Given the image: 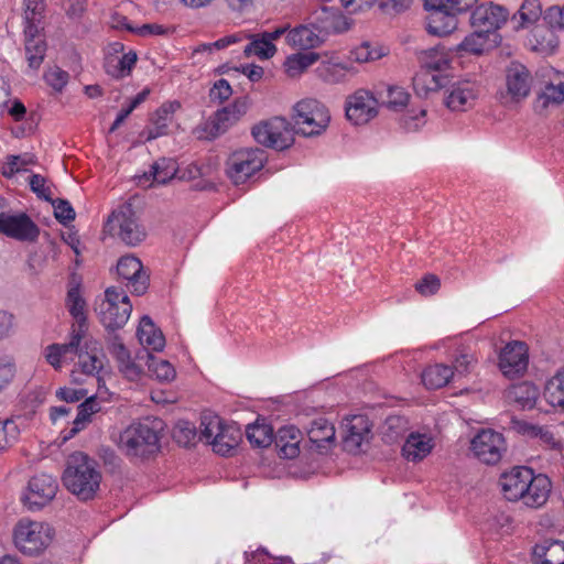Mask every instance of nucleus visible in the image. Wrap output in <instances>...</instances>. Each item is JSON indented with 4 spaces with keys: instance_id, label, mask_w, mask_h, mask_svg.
<instances>
[{
    "instance_id": "obj_1",
    "label": "nucleus",
    "mask_w": 564,
    "mask_h": 564,
    "mask_svg": "<svg viewBox=\"0 0 564 564\" xmlns=\"http://www.w3.org/2000/svg\"><path fill=\"white\" fill-rule=\"evenodd\" d=\"M62 479L67 490L86 501L93 499L99 490L101 474L93 458L76 452L68 457Z\"/></svg>"
},
{
    "instance_id": "obj_2",
    "label": "nucleus",
    "mask_w": 564,
    "mask_h": 564,
    "mask_svg": "<svg viewBox=\"0 0 564 564\" xmlns=\"http://www.w3.org/2000/svg\"><path fill=\"white\" fill-rule=\"evenodd\" d=\"M164 423L158 417H145L121 432L119 448L129 457L145 458L160 449V434Z\"/></svg>"
},
{
    "instance_id": "obj_3",
    "label": "nucleus",
    "mask_w": 564,
    "mask_h": 564,
    "mask_svg": "<svg viewBox=\"0 0 564 564\" xmlns=\"http://www.w3.org/2000/svg\"><path fill=\"white\" fill-rule=\"evenodd\" d=\"M293 128L295 133L312 138L323 134L329 122L328 109L314 98H305L293 107Z\"/></svg>"
},
{
    "instance_id": "obj_4",
    "label": "nucleus",
    "mask_w": 564,
    "mask_h": 564,
    "mask_svg": "<svg viewBox=\"0 0 564 564\" xmlns=\"http://www.w3.org/2000/svg\"><path fill=\"white\" fill-rule=\"evenodd\" d=\"M53 529L43 522L21 520L14 529V544L25 555H39L52 542Z\"/></svg>"
},
{
    "instance_id": "obj_5",
    "label": "nucleus",
    "mask_w": 564,
    "mask_h": 564,
    "mask_svg": "<svg viewBox=\"0 0 564 564\" xmlns=\"http://www.w3.org/2000/svg\"><path fill=\"white\" fill-rule=\"evenodd\" d=\"M96 311L102 325L107 329L115 330L126 325L132 311V304L124 292L110 286L105 291V299L98 304Z\"/></svg>"
},
{
    "instance_id": "obj_6",
    "label": "nucleus",
    "mask_w": 564,
    "mask_h": 564,
    "mask_svg": "<svg viewBox=\"0 0 564 564\" xmlns=\"http://www.w3.org/2000/svg\"><path fill=\"white\" fill-rule=\"evenodd\" d=\"M265 161V152L259 148L240 149L227 159L226 174L234 184H243L263 167Z\"/></svg>"
},
{
    "instance_id": "obj_7",
    "label": "nucleus",
    "mask_w": 564,
    "mask_h": 564,
    "mask_svg": "<svg viewBox=\"0 0 564 564\" xmlns=\"http://www.w3.org/2000/svg\"><path fill=\"white\" fill-rule=\"evenodd\" d=\"M254 140L267 148L284 150L294 142V128L285 118L274 117L252 128Z\"/></svg>"
},
{
    "instance_id": "obj_8",
    "label": "nucleus",
    "mask_w": 564,
    "mask_h": 564,
    "mask_svg": "<svg viewBox=\"0 0 564 564\" xmlns=\"http://www.w3.org/2000/svg\"><path fill=\"white\" fill-rule=\"evenodd\" d=\"M108 230L117 235L127 246H137L145 239L144 227L132 209L131 205L120 206L112 212L106 224Z\"/></svg>"
},
{
    "instance_id": "obj_9",
    "label": "nucleus",
    "mask_w": 564,
    "mask_h": 564,
    "mask_svg": "<svg viewBox=\"0 0 564 564\" xmlns=\"http://www.w3.org/2000/svg\"><path fill=\"white\" fill-rule=\"evenodd\" d=\"M78 360L70 372V380L74 383L85 382L84 377H96L104 368L102 348L98 340L85 336L76 352Z\"/></svg>"
},
{
    "instance_id": "obj_10",
    "label": "nucleus",
    "mask_w": 564,
    "mask_h": 564,
    "mask_svg": "<svg viewBox=\"0 0 564 564\" xmlns=\"http://www.w3.org/2000/svg\"><path fill=\"white\" fill-rule=\"evenodd\" d=\"M470 449L480 462L495 465L501 460L507 446L501 433L482 430L471 440Z\"/></svg>"
},
{
    "instance_id": "obj_11",
    "label": "nucleus",
    "mask_w": 564,
    "mask_h": 564,
    "mask_svg": "<svg viewBox=\"0 0 564 564\" xmlns=\"http://www.w3.org/2000/svg\"><path fill=\"white\" fill-rule=\"evenodd\" d=\"M0 234L22 242H35L40 227L25 213H0Z\"/></svg>"
},
{
    "instance_id": "obj_12",
    "label": "nucleus",
    "mask_w": 564,
    "mask_h": 564,
    "mask_svg": "<svg viewBox=\"0 0 564 564\" xmlns=\"http://www.w3.org/2000/svg\"><path fill=\"white\" fill-rule=\"evenodd\" d=\"M379 102L367 89H358L346 99V117L355 126L368 123L378 115Z\"/></svg>"
},
{
    "instance_id": "obj_13",
    "label": "nucleus",
    "mask_w": 564,
    "mask_h": 564,
    "mask_svg": "<svg viewBox=\"0 0 564 564\" xmlns=\"http://www.w3.org/2000/svg\"><path fill=\"white\" fill-rule=\"evenodd\" d=\"M508 11L501 6L481 4L477 7L470 15V25L474 30L489 34L491 37L500 40L497 30L506 23Z\"/></svg>"
},
{
    "instance_id": "obj_14",
    "label": "nucleus",
    "mask_w": 564,
    "mask_h": 564,
    "mask_svg": "<svg viewBox=\"0 0 564 564\" xmlns=\"http://www.w3.org/2000/svg\"><path fill=\"white\" fill-rule=\"evenodd\" d=\"M57 488V481L52 476L36 475L30 479L23 501L30 510L41 509L55 497Z\"/></svg>"
},
{
    "instance_id": "obj_15",
    "label": "nucleus",
    "mask_w": 564,
    "mask_h": 564,
    "mask_svg": "<svg viewBox=\"0 0 564 564\" xmlns=\"http://www.w3.org/2000/svg\"><path fill=\"white\" fill-rule=\"evenodd\" d=\"M310 25L315 29L325 41L332 33H339L348 29L345 17L337 8L321 7L313 11L308 18Z\"/></svg>"
},
{
    "instance_id": "obj_16",
    "label": "nucleus",
    "mask_w": 564,
    "mask_h": 564,
    "mask_svg": "<svg viewBox=\"0 0 564 564\" xmlns=\"http://www.w3.org/2000/svg\"><path fill=\"white\" fill-rule=\"evenodd\" d=\"M528 367V350L524 343L507 344L499 356V368L503 376L514 378L522 375Z\"/></svg>"
},
{
    "instance_id": "obj_17",
    "label": "nucleus",
    "mask_w": 564,
    "mask_h": 564,
    "mask_svg": "<svg viewBox=\"0 0 564 564\" xmlns=\"http://www.w3.org/2000/svg\"><path fill=\"white\" fill-rule=\"evenodd\" d=\"M288 31V26H279L273 31H264L249 35L250 42L243 47L246 56L254 55L260 59H269L276 53L274 41Z\"/></svg>"
},
{
    "instance_id": "obj_18",
    "label": "nucleus",
    "mask_w": 564,
    "mask_h": 564,
    "mask_svg": "<svg viewBox=\"0 0 564 564\" xmlns=\"http://www.w3.org/2000/svg\"><path fill=\"white\" fill-rule=\"evenodd\" d=\"M118 274L129 281L132 293L142 295L149 288V274L144 271L141 261L133 256H126L119 259L117 264Z\"/></svg>"
},
{
    "instance_id": "obj_19",
    "label": "nucleus",
    "mask_w": 564,
    "mask_h": 564,
    "mask_svg": "<svg viewBox=\"0 0 564 564\" xmlns=\"http://www.w3.org/2000/svg\"><path fill=\"white\" fill-rule=\"evenodd\" d=\"M84 337L78 333H69L67 343L51 344L44 349V358L55 370H61L64 364L74 361L75 355L79 349Z\"/></svg>"
},
{
    "instance_id": "obj_20",
    "label": "nucleus",
    "mask_w": 564,
    "mask_h": 564,
    "mask_svg": "<svg viewBox=\"0 0 564 564\" xmlns=\"http://www.w3.org/2000/svg\"><path fill=\"white\" fill-rule=\"evenodd\" d=\"M446 93L444 102L449 110L466 111L474 106L478 89L475 83L464 80L453 84Z\"/></svg>"
},
{
    "instance_id": "obj_21",
    "label": "nucleus",
    "mask_w": 564,
    "mask_h": 564,
    "mask_svg": "<svg viewBox=\"0 0 564 564\" xmlns=\"http://www.w3.org/2000/svg\"><path fill=\"white\" fill-rule=\"evenodd\" d=\"M308 442L304 448L325 454L335 442V427L326 419L319 417L311 422L307 430Z\"/></svg>"
},
{
    "instance_id": "obj_22",
    "label": "nucleus",
    "mask_w": 564,
    "mask_h": 564,
    "mask_svg": "<svg viewBox=\"0 0 564 564\" xmlns=\"http://www.w3.org/2000/svg\"><path fill=\"white\" fill-rule=\"evenodd\" d=\"M531 470L532 469L528 467H514L510 471L501 475L499 485L506 499L510 501L522 499L525 494L524 488L527 481H529Z\"/></svg>"
},
{
    "instance_id": "obj_23",
    "label": "nucleus",
    "mask_w": 564,
    "mask_h": 564,
    "mask_svg": "<svg viewBox=\"0 0 564 564\" xmlns=\"http://www.w3.org/2000/svg\"><path fill=\"white\" fill-rule=\"evenodd\" d=\"M551 488L552 484L546 475H534L531 470L529 481H527L524 488L525 494L521 500L528 507L540 508L547 501Z\"/></svg>"
},
{
    "instance_id": "obj_24",
    "label": "nucleus",
    "mask_w": 564,
    "mask_h": 564,
    "mask_svg": "<svg viewBox=\"0 0 564 564\" xmlns=\"http://www.w3.org/2000/svg\"><path fill=\"white\" fill-rule=\"evenodd\" d=\"M288 31L285 32L284 40L285 43L292 48L299 50H308L313 47L319 46L325 41L322 35L310 25V21L306 24H300L294 29H290L289 25Z\"/></svg>"
},
{
    "instance_id": "obj_25",
    "label": "nucleus",
    "mask_w": 564,
    "mask_h": 564,
    "mask_svg": "<svg viewBox=\"0 0 564 564\" xmlns=\"http://www.w3.org/2000/svg\"><path fill=\"white\" fill-rule=\"evenodd\" d=\"M275 448L281 457L293 459L301 453L302 432L293 426H283L273 437Z\"/></svg>"
},
{
    "instance_id": "obj_26",
    "label": "nucleus",
    "mask_w": 564,
    "mask_h": 564,
    "mask_svg": "<svg viewBox=\"0 0 564 564\" xmlns=\"http://www.w3.org/2000/svg\"><path fill=\"white\" fill-rule=\"evenodd\" d=\"M430 12L427 31L431 34L443 36L449 34L456 29V13L452 12L446 6L440 4L435 7H425Z\"/></svg>"
},
{
    "instance_id": "obj_27",
    "label": "nucleus",
    "mask_w": 564,
    "mask_h": 564,
    "mask_svg": "<svg viewBox=\"0 0 564 564\" xmlns=\"http://www.w3.org/2000/svg\"><path fill=\"white\" fill-rule=\"evenodd\" d=\"M506 85L508 95L512 100L525 98L530 93L531 76L529 70L521 64H512L507 69Z\"/></svg>"
},
{
    "instance_id": "obj_28",
    "label": "nucleus",
    "mask_w": 564,
    "mask_h": 564,
    "mask_svg": "<svg viewBox=\"0 0 564 564\" xmlns=\"http://www.w3.org/2000/svg\"><path fill=\"white\" fill-rule=\"evenodd\" d=\"M137 337L143 347L141 350L161 351L165 346V338L151 317L144 315L139 323Z\"/></svg>"
},
{
    "instance_id": "obj_29",
    "label": "nucleus",
    "mask_w": 564,
    "mask_h": 564,
    "mask_svg": "<svg viewBox=\"0 0 564 564\" xmlns=\"http://www.w3.org/2000/svg\"><path fill=\"white\" fill-rule=\"evenodd\" d=\"M66 305L70 313V315L75 318L76 323L73 324L70 328V333H78L80 337L86 336L88 327H87V318L85 314L86 303L80 295V291L78 286L70 288L67 292Z\"/></svg>"
},
{
    "instance_id": "obj_30",
    "label": "nucleus",
    "mask_w": 564,
    "mask_h": 564,
    "mask_svg": "<svg viewBox=\"0 0 564 564\" xmlns=\"http://www.w3.org/2000/svg\"><path fill=\"white\" fill-rule=\"evenodd\" d=\"M499 40L484 34L481 31L474 30L457 46L456 52L459 54L481 55L485 52L496 47Z\"/></svg>"
},
{
    "instance_id": "obj_31",
    "label": "nucleus",
    "mask_w": 564,
    "mask_h": 564,
    "mask_svg": "<svg viewBox=\"0 0 564 564\" xmlns=\"http://www.w3.org/2000/svg\"><path fill=\"white\" fill-rule=\"evenodd\" d=\"M433 448V440L426 434L411 433L402 446V455L411 462L422 460Z\"/></svg>"
},
{
    "instance_id": "obj_32",
    "label": "nucleus",
    "mask_w": 564,
    "mask_h": 564,
    "mask_svg": "<svg viewBox=\"0 0 564 564\" xmlns=\"http://www.w3.org/2000/svg\"><path fill=\"white\" fill-rule=\"evenodd\" d=\"M536 564H564V542L560 540H544L533 549Z\"/></svg>"
},
{
    "instance_id": "obj_33",
    "label": "nucleus",
    "mask_w": 564,
    "mask_h": 564,
    "mask_svg": "<svg viewBox=\"0 0 564 564\" xmlns=\"http://www.w3.org/2000/svg\"><path fill=\"white\" fill-rule=\"evenodd\" d=\"M138 359L144 360L150 376L154 377L159 381L170 382L176 376V371L170 361L158 358L148 350H139Z\"/></svg>"
},
{
    "instance_id": "obj_34",
    "label": "nucleus",
    "mask_w": 564,
    "mask_h": 564,
    "mask_svg": "<svg viewBox=\"0 0 564 564\" xmlns=\"http://www.w3.org/2000/svg\"><path fill=\"white\" fill-rule=\"evenodd\" d=\"M539 397L536 387L528 381L512 384L506 390V398L509 402L518 404L522 409H532Z\"/></svg>"
},
{
    "instance_id": "obj_35",
    "label": "nucleus",
    "mask_w": 564,
    "mask_h": 564,
    "mask_svg": "<svg viewBox=\"0 0 564 564\" xmlns=\"http://www.w3.org/2000/svg\"><path fill=\"white\" fill-rule=\"evenodd\" d=\"M181 107L180 102L171 101L163 104L153 115V127L148 130V140L156 139L166 134L169 124L172 122L174 112Z\"/></svg>"
},
{
    "instance_id": "obj_36",
    "label": "nucleus",
    "mask_w": 564,
    "mask_h": 564,
    "mask_svg": "<svg viewBox=\"0 0 564 564\" xmlns=\"http://www.w3.org/2000/svg\"><path fill=\"white\" fill-rule=\"evenodd\" d=\"M564 101V80L561 75L547 83L539 94L535 109L542 111L549 106H557Z\"/></svg>"
},
{
    "instance_id": "obj_37",
    "label": "nucleus",
    "mask_w": 564,
    "mask_h": 564,
    "mask_svg": "<svg viewBox=\"0 0 564 564\" xmlns=\"http://www.w3.org/2000/svg\"><path fill=\"white\" fill-rule=\"evenodd\" d=\"M348 67L337 56H325L316 68L317 76L328 84H337L345 79Z\"/></svg>"
},
{
    "instance_id": "obj_38",
    "label": "nucleus",
    "mask_w": 564,
    "mask_h": 564,
    "mask_svg": "<svg viewBox=\"0 0 564 564\" xmlns=\"http://www.w3.org/2000/svg\"><path fill=\"white\" fill-rule=\"evenodd\" d=\"M100 411V404L96 397L86 398L77 408V415L73 421V426L65 440L74 437L78 432L85 429L86 424L91 421V415Z\"/></svg>"
},
{
    "instance_id": "obj_39",
    "label": "nucleus",
    "mask_w": 564,
    "mask_h": 564,
    "mask_svg": "<svg viewBox=\"0 0 564 564\" xmlns=\"http://www.w3.org/2000/svg\"><path fill=\"white\" fill-rule=\"evenodd\" d=\"M236 122L235 115L231 113L229 108L224 107L204 123L203 130L207 133V138L214 139L225 133Z\"/></svg>"
},
{
    "instance_id": "obj_40",
    "label": "nucleus",
    "mask_w": 564,
    "mask_h": 564,
    "mask_svg": "<svg viewBox=\"0 0 564 564\" xmlns=\"http://www.w3.org/2000/svg\"><path fill=\"white\" fill-rule=\"evenodd\" d=\"M455 372L452 367L436 364L429 366L421 375L422 382L427 389H440L446 386L454 377Z\"/></svg>"
},
{
    "instance_id": "obj_41",
    "label": "nucleus",
    "mask_w": 564,
    "mask_h": 564,
    "mask_svg": "<svg viewBox=\"0 0 564 564\" xmlns=\"http://www.w3.org/2000/svg\"><path fill=\"white\" fill-rule=\"evenodd\" d=\"M137 62V54L129 52L121 56L110 55L105 59V70L115 78H122L130 74Z\"/></svg>"
},
{
    "instance_id": "obj_42",
    "label": "nucleus",
    "mask_w": 564,
    "mask_h": 564,
    "mask_svg": "<svg viewBox=\"0 0 564 564\" xmlns=\"http://www.w3.org/2000/svg\"><path fill=\"white\" fill-rule=\"evenodd\" d=\"M177 172V163L174 159L161 158L155 161L149 173L143 175L144 178H152L153 183L158 185H165L174 178Z\"/></svg>"
},
{
    "instance_id": "obj_43",
    "label": "nucleus",
    "mask_w": 564,
    "mask_h": 564,
    "mask_svg": "<svg viewBox=\"0 0 564 564\" xmlns=\"http://www.w3.org/2000/svg\"><path fill=\"white\" fill-rule=\"evenodd\" d=\"M240 440L241 433L239 429L234 425H227L212 442L213 451L221 456L229 455L238 446Z\"/></svg>"
},
{
    "instance_id": "obj_44",
    "label": "nucleus",
    "mask_w": 564,
    "mask_h": 564,
    "mask_svg": "<svg viewBox=\"0 0 564 564\" xmlns=\"http://www.w3.org/2000/svg\"><path fill=\"white\" fill-rule=\"evenodd\" d=\"M445 77L441 74L421 69L413 77V88L419 96H426L430 91H436L443 87Z\"/></svg>"
},
{
    "instance_id": "obj_45",
    "label": "nucleus",
    "mask_w": 564,
    "mask_h": 564,
    "mask_svg": "<svg viewBox=\"0 0 564 564\" xmlns=\"http://www.w3.org/2000/svg\"><path fill=\"white\" fill-rule=\"evenodd\" d=\"M544 397L552 406L564 409V367L547 381Z\"/></svg>"
},
{
    "instance_id": "obj_46",
    "label": "nucleus",
    "mask_w": 564,
    "mask_h": 564,
    "mask_svg": "<svg viewBox=\"0 0 564 564\" xmlns=\"http://www.w3.org/2000/svg\"><path fill=\"white\" fill-rule=\"evenodd\" d=\"M246 435L248 441L256 447H267L271 445L274 437L272 426L265 423H259V421L247 426Z\"/></svg>"
},
{
    "instance_id": "obj_47",
    "label": "nucleus",
    "mask_w": 564,
    "mask_h": 564,
    "mask_svg": "<svg viewBox=\"0 0 564 564\" xmlns=\"http://www.w3.org/2000/svg\"><path fill=\"white\" fill-rule=\"evenodd\" d=\"M227 425H225L218 415L213 413H205L200 419V432L198 435L199 441H205L212 445L217 434L221 433Z\"/></svg>"
},
{
    "instance_id": "obj_48",
    "label": "nucleus",
    "mask_w": 564,
    "mask_h": 564,
    "mask_svg": "<svg viewBox=\"0 0 564 564\" xmlns=\"http://www.w3.org/2000/svg\"><path fill=\"white\" fill-rule=\"evenodd\" d=\"M318 58L319 54L314 52L293 54L285 61L286 72L290 76H296L316 63Z\"/></svg>"
},
{
    "instance_id": "obj_49",
    "label": "nucleus",
    "mask_w": 564,
    "mask_h": 564,
    "mask_svg": "<svg viewBox=\"0 0 564 564\" xmlns=\"http://www.w3.org/2000/svg\"><path fill=\"white\" fill-rule=\"evenodd\" d=\"M46 44L42 37L25 40V56L30 68L37 69L43 63Z\"/></svg>"
},
{
    "instance_id": "obj_50",
    "label": "nucleus",
    "mask_w": 564,
    "mask_h": 564,
    "mask_svg": "<svg viewBox=\"0 0 564 564\" xmlns=\"http://www.w3.org/2000/svg\"><path fill=\"white\" fill-rule=\"evenodd\" d=\"M410 94L400 86L392 85L387 88V99L382 105L392 111H402L409 104Z\"/></svg>"
},
{
    "instance_id": "obj_51",
    "label": "nucleus",
    "mask_w": 564,
    "mask_h": 564,
    "mask_svg": "<svg viewBox=\"0 0 564 564\" xmlns=\"http://www.w3.org/2000/svg\"><path fill=\"white\" fill-rule=\"evenodd\" d=\"M520 26L528 28L535 23L542 15V8L539 0H524L518 11Z\"/></svg>"
},
{
    "instance_id": "obj_52",
    "label": "nucleus",
    "mask_w": 564,
    "mask_h": 564,
    "mask_svg": "<svg viewBox=\"0 0 564 564\" xmlns=\"http://www.w3.org/2000/svg\"><path fill=\"white\" fill-rule=\"evenodd\" d=\"M421 64L423 70L438 74L447 67L448 62L443 53L436 48H431L422 54Z\"/></svg>"
},
{
    "instance_id": "obj_53",
    "label": "nucleus",
    "mask_w": 564,
    "mask_h": 564,
    "mask_svg": "<svg viewBox=\"0 0 564 564\" xmlns=\"http://www.w3.org/2000/svg\"><path fill=\"white\" fill-rule=\"evenodd\" d=\"M409 427L408 420L401 415H390L384 422V437L393 442L402 436Z\"/></svg>"
},
{
    "instance_id": "obj_54",
    "label": "nucleus",
    "mask_w": 564,
    "mask_h": 564,
    "mask_svg": "<svg viewBox=\"0 0 564 564\" xmlns=\"http://www.w3.org/2000/svg\"><path fill=\"white\" fill-rule=\"evenodd\" d=\"M173 437L180 445L188 447L197 437L196 427L188 421H182L175 426Z\"/></svg>"
},
{
    "instance_id": "obj_55",
    "label": "nucleus",
    "mask_w": 564,
    "mask_h": 564,
    "mask_svg": "<svg viewBox=\"0 0 564 564\" xmlns=\"http://www.w3.org/2000/svg\"><path fill=\"white\" fill-rule=\"evenodd\" d=\"M19 435V429L17 424L10 420H0V451L10 447Z\"/></svg>"
},
{
    "instance_id": "obj_56",
    "label": "nucleus",
    "mask_w": 564,
    "mask_h": 564,
    "mask_svg": "<svg viewBox=\"0 0 564 564\" xmlns=\"http://www.w3.org/2000/svg\"><path fill=\"white\" fill-rule=\"evenodd\" d=\"M525 432L531 436L540 438L542 444H544L547 448L558 449L561 447L560 442L555 438L554 434L547 427L530 425L528 426Z\"/></svg>"
},
{
    "instance_id": "obj_57",
    "label": "nucleus",
    "mask_w": 564,
    "mask_h": 564,
    "mask_svg": "<svg viewBox=\"0 0 564 564\" xmlns=\"http://www.w3.org/2000/svg\"><path fill=\"white\" fill-rule=\"evenodd\" d=\"M30 188L36 196L46 202H52V191L47 180L40 174H32L29 180Z\"/></svg>"
},
{
    "instance_id": "obj_58",
    "label": "nucleus",
    "mask_w": 564,
    "mask_h": 564,
    "mask_svg": "<svg viewBox=\"0 0 564 564\" xmlns=\"http://www.w3.org/2000/svg\"><path fill=\"white\" fill-rule=\"evenodd\" d=\"M248 564H291L286 556L272 557L264 549H258L247 556Z\"/></svg>"
},
{
    "instance_id": "obj_59",
    "label": "nucleus",
    "mask_w": 564,
    "mask_h": 564,
    "mask_svg": "<svg viewBox=\"0 0 564 564\" xmlns=\"http://www.w3.org/2000/svg\"><path fill=\"white\" fill-rule=\"evenodd\" d=\"M51 203L54 207V215L59 223L66 225L75 219L76 213L68 200L52 199Z\"/></svg>"
},
{
    "instance_id": "obj_60",
    "label": "nucleus",
    "mask_w": 564,
    "mask_h": 564,
    "mask_svg": "<svg viewBox=\"0 0 564 564\" xmlns=\"http://www.w3.org/2000/svg\"><path fill=\"white\" fill-rule=\"evenodd\" d=\"M143 360L130 357L128 361H123L118 366L119 371L130 381H134L140 378L143 372Z\"/></svg>"
},
{
    "instance_id": "obj_61",
    "label": "nucleus",
    "mask_w": 564,
    "mask_h": 564,
    "mask_svg": "<svg viewBox=\"0 0 564 564\" xmlns=\"http://www.w3.org/2000/svg\"><path fill=\"white\" fill-rule=\"evenodd\" d=\"M476 362V358L473 354L466 349L457 351L454 358L453 370L458 375H465L469 372L470 367Z\"/></svg>"
},
{
    "instance_id": "obj_62",
    "label": "nucleus",
    "mask_w": 564,
    "mask_h": 564,
    "mask_svg": "<svg viewBox=\"0 0 564 564\" xmlns=\"http://www.w3.org/2000/svg\"><path fill=\"white\" fill-rule=\"evenodd\" d=\"M35 158L31 154L12 155L9 158L7 167L3 172L4 175L11 176L17 172L22 171L26 165L34 164Z\"/></svg>"
},
{
    "instance_id": "obj_63",
    "label": "nucleus",
    "mask_w": 564,
    "mask_h": 564,
    "mask_svg": "<svg viewBox=\"0 0 564 564\" xmlns=\"http://www.w3.org/2000/svg\"><path fill=\"white\" fill-rule=\"evenodd\" d=\"M440 286H441V281L436 275L426 274L422 280H420L415 284V290L420 294H422L424 296H429V295L435 294L440 290Z\"/></svg>"
},
{
    "instance_id": "obj_64",
    "label": "nucleus",
    "mask_w": 564,
    "mask_h": 564,
    "mask_svg": "<svg viewBox=\"0 0 564 564\" xmlns=\"http://www.w3.org/2000/svg\"><path fill=\"white\" fill-rule=\"evenodd\" d=\"M545 23L553 30H564V7H551L543 17Z\"/></svg>"
}]
</instances>
